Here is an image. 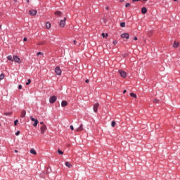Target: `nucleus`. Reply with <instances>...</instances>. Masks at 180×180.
Here are the masks:
<instances>
[{
  "label": "nucleus",
  "instance_id": "9d476101",
  "mask_svg": "<svg viewBox=\"0 0 180 180\" xmlns=\"http://www.w3.org/2000/svg\"><path fill=\"white\" fill-rule=\"evenodd\" d=\"M121 37H122V39H128L129 37V33H124L121 34Z\"/></svg>",
  "mask_w": 180,
  "mask_h": 180
},
{
  "label": "nucleus",
  "instance_id": "603ef678",
  "mask_svg": "<svg viewBox=\"0 0 180 180\" xmlns=\"http://www.w3.org/2000/svg\"><path fill=\"white\" fill-rule=\"evenodd\" d=\"M174 1H176L177 0H174Z\"/></svg>",
  "mask_w": 180,
  "mask_h": 180
},
{
  "label": "nucleus",
  "instance_id": "dca6fc26",
  "mask_svg": "<svg viewBox=\"0 0 180 180\" xmlns=\"http://www.w3.org/2000/svg\"><path fill=\"white\" fill-rule=\"evenodd\" d=\"M30 153L33 154V155H37V153L36 152V150L34 148H32L30 150Z\"/></svg>",
  "mask_w": 180,
  "mask_h": 180
},
{
  "label": "nucleus",
  "instance_id": "5fc2aeb1",
  "mask_svg": "<svg viewBox=\"0 0 180 180\" xmlns=\"http://www.w3.org/2000/svg\"><path fill=\"white\" fill-rule=\"evenodd\" d=\"M143 1H147V0H143Z\"/></svg>",
  "mask_w": 180,
  "mask_h": 180
},
{
  "label": "nucleus",
  "instance_id": "7ed1b4c3",
  "mask_svg": "<svg viewBox=\"0 0 180 180\" xmlns=\"http://www.w3.org/2000/svg\"><path fill=\"white\" fill-rule=\"evenodd\" d=\"M30 119L32 120V122H34V123L33 124L34 127H36L37 126V124H39V120L34 119L33 117H30Z\"/></svg>",
  "mask_w": 180,
  "mask_h": 180
},
{
  "label": "nucleus",
  "instance_id": "de8ad7c7",
  "mask_svg": "<svg viewBox=\"0 0 180 180\" xmlns=\"http://www.w3.org/2000/svg\"><path fill=\"white\" fill-rule=\"evenodd\" d=\"M26 1H27V4H29V0H26Z\"/></svg>",
  "mask_w": 180,
  "mask_h": 180
},
{
  "label": "nucleus",
  "instance_id": "37998d69",
  "mask_svg": "<svg viewBox=\"0 0 180 180\" xmlns=\"http://www.w3.org/2000/svg\"><path fill=\"white\" fill-rule=\"evenodd\" d=\"M120 2H124V0H120Z\"/></svg>",
  "mask_w": 180,
  "mask_h": 180
},
{
  "label": "nucleus",
  "instance_id": "6e6552de",
  "mask_svg": "<svg viewBox=\"0 0 180 180\" xmlns=\"http://www.w3.org/2000/svg\"><path fill=\"white\" fill-rule=\"evenodd\" d=\"M118 72L122 78H126V77H127L126 72H124L123 70H119Z\"/></svg>",
  "mask_w": 180,
  "mask_h": 180
},
{
  "label": "nucleus",
  "instance_id": "8fccbe9b",
  "mask_svg": "<svg viewBox=\"0 0 180 180\" xmlns=\"http://www.w3.org/2000/svg\"><path fill=\"white\" fill-rule=\"evenodd\" d=\"M106 9L108 10V9H109V8H108V7H106Z\"/></svg>",
  "mask_w": 180,
  "mask_h": 180
},
{
  "label": "nucleus",
  "instance_id": "49530a36",
  "mask_svg": "<svg viewBox=\"0 0 180 180\" xmlns=\"http://www.w3.org/2000/svg\"><path fill=\"white\" fill-rule=\"evenodd\" d=\"M14 152H15V153H18V150H15Z\"/></svg>",
  "mask_w": 180,
  "mask_h": 180
},
{
  "label": "nucleus",
  "instance_id": "f03ea898",
  "mask_svg": "<svg viewBox=\"0 0 180 180\" xmlns=\"http://www.w3.org/2000/svg\"><path fill=\"white\" fill-rule=\"evenodd\" d=\"M65 20H67V18H64L63 20H61L59 22V26L60 27H64L65 26Z\"/></svg>",
  "mask_w": 180,
  "mask_h": 180
},
{
  "label": "nucleus",
  "instance_id": "3c124183",
  "mask_svg": "<svg viewBox=\"0 0 180 180\" xmlns=\"http://www.w3.org/2000/svg\"><path fill=\"white\" fill-rule=\"evenodd\" d=\"M139 1H140V0H136V2H139Z\"/></svg>",
  "mask_w": 180,
  "mask_h": 180
},
{
  "label": "nucleus",
  "instance_id": "e433bc0d",
  "mask_svg": "<svg viewBox=\"0 0 180 180\" xmlns=\"http://www.w3.org/2000/svg\"><path fill=\"white\" fill-rule=\"evenodd\" d=\"M85 82H86V84H89V79H86V80L85 81Z\"/></svg>",
  "mask_w": 180,
  "mask_h": 180
},
{
  "label": "nucleus",
  "instance_id": "aec40b11",
  "mask_svg": "<svg viewBox=\"0 0 180 180\" xmlns=\"http://www.w3.org/2000/svg\"><path fill=\"white\" fill-rule=\"evenodd\" d=\"M130 96H131L132 98H137V95H136V94H134V93H131L130 94Z\"/></svg>",
  "mask_w": 180,
  "mask_h": 180
},
{
  "label": "nucleus",
  "instance_id": "9b49d317",
  "mask_svg": "<svg viewBox=\"0 0 180 180\" xmlns=\"http://www.w3.org/2000/svg\"><path fill=\"white\" fill-rule=\"evenodd\" d=\"M84 130V125L82 124H80L79 128H77L75 131H82Z\"/></svg>",
  "mask_w": 180,
  "mask_h": 180
},
{
  "label": "nucleus",
  "instance_id": "c03bdc74",
  "mask_svg": "<svg viewBox=\"0 0 180 180\" xmlns=\"http://www.w3.org/2000/svg\"><path fill=\"white\" fill-rule=\"evenodd\" d=\"M127 91L124 90L123 94H126Z\"/></svg>",
  "mask_w": 180,
  "mask_h": 180
},
{
  "label": "nucleus",
  "instance_id": "1a4fd4ad",
  "mask_svg": "<svg viewBox=\"0 0 180 180\" xmlns=\"http://www.w3.org/2000/svg\"><path fill=\"white\" fill-rule=\"evenodd\" d=\"M13 61H15V63H18L20 64V58L19 57H18V56H13Z\"/></svg>",
  "mask_w": 180,
  "mask_h": 180
},
{
  "label": "nucleus",
  "instance_id": "ea45409f",
  "mask_svg": "<svg viewBox=\"0 0 180 180\" xmlns=\"http://www.w3.org/2000/svg\"><path fill=\"white\" fill-rule=\"evenodd\" d=\"M40 124H42L43 126H44V122H41Z\"/></svg>",
  "mask_w": 180,
  "mask_h": 180
},
{
  "label": "nucleus",
  "instance_id": "0eeeda50",
  "mask_svg": "<svg viewBox=\"0 0 180 180\" xmlns=\"http://www.w3.org/2000/svg\"><path fill=\"white\" fill-rule=\"evenodd\" d=\"M46 130H47V127L46 125L41 127V134H44V133H46Z\"/></svg>",
  "mask_w": 180,
  "mask_h": 180
},
{
  "label": "nucleus",
  "instance_id": "c85d7f7f",
  "mask_svg": "<svg viewBox=\"0 0 180 180\" xmlns=\"http://www.w3.org/2000/svg\"><path fill=\"white\" fill-rule=\"evenodd\" d=\"M30 82H32V81L30 80V79H29L27 80V82L26 83V85H30Z\"/></svg>",
  "mask_w": 180,
  "mask_h": 180
},
{
  "label": "nucleus",
  "instance_id": "4c0bfd02",
  "mask_svg": "<svg viewBox=\"0 0 180 180\" xmlns=\"http://www.w3.org/2000/svg\"><path fill=\"white\" fill-rule=\"evenodd\" d=\"M70 129H71V130H74V126L70 125Z\"/></svg>",
  "mask_w": 180,
  "mask_h": 180
},
{
  "label": "nucleus",
  "instance_id": "09e8293b",
  "mask_svg": "<svg viewBox=\"0 0 180 180\" xmlns=\"http://www.w3.org/2000/svg\"><path fill=\"white\" fill-rule=\"evenodd\" d=\"M1 27H2V25H0V29H1Z\"/></svg>",
  "mask_w": 180,
  "mask_h": 180
},
{
  "label": "nucleus",
  "instance_id": "f704fd0d",
  "mask_svg": "<svg viewBox=\"0 0 180 180\" xmlns=\"http://www.w3.org/2000/svg\"><path fill=\"white\" fill-rule=\"evenodd\" d=\"M20 134V131H18L17 132H15V136H19Z\"/></svg>",
  "mask_w": 180,
  "mask_h": 180
},
{
  "label": "nucleus",
  "instance_id": "a878e982",
  "mask_svg": "<svg viewBox=\"0 0 180 180\" xmlns=\"http://www.w3.org/2000/svg\"><path fill=\"white\" fill-rule=\"evenodd\" d=\"M44 53H43L42 52H38L37 53V57H39V56H43Z\"/></svg>",
  "mask_w": 180,
  "mask_h": 180
},
{
  "label": "nucleus",
  "instance_id": "6ab92c4d",
  "mask_svg": "<svg viewBox=\"0 0 180 180\" xmlns=\"http://www.w3.org/2000/svg\"><path fill=\"white\" fill-rule=\"evenodd\" d=\"M65 165L66 167H68V168H71V167H72V165L69 162H66Z\"/></svg>",
  "mask_w": 180,
  "mask_h": 180
},
{
  "label": "nucleus",
  "instance_id": "f3484780",
  "mask_svg": "<svg viewBox=\"0 0 180 180\" xmlns=\"http://www.w3.org/2000/svg\"><path fill=\"white\" fill-rule=\"evenodd\" d=\"M46 29H50L51 27V24L50 22H46Z\"/></svg>",
  "mask_w": 180,
  "mask_h": 180
},
{
  "label": "nucleus",
  "instance_id": "f257e3e1",
  "mask_svg": "<svg viewBox=\"0 0 180 180\" xmlns=\"http://www.w3.org/2000/svg\"><path fill=\"white\" fill-rule=\"evenodd\" d=\"M29 15H30L31 16H36V15H37V11L33 9L30 10Z\"/></svg>",
  "mask_w": 180,
  "mask_h": 180
},
{
  "label": "nucleus",
  "instance_id": "39448f33",
  "mask_svg": "<svg viewBox=\"0 0 180 180\" xmlns=\"http://www.w3.org/2000/svg\"><path fill=\"white\" fill-rule=\"evenodd\" d=\"M56 101H57V96H53L50 97V98H49L50 103H54V102H56Z\"/></svg>",
  "mask_w": 180,
  "mask_h": 180
},
{
  "label": "nucleus",
  "instance_id": "bb28decb",
  "mask_svg": "<svg viewBox=\"0 0 180 180\" xmlns=\"http://www.w3.org/2000/svg\"><path fill=\"white\" fill-rule=\"evenodd\" d=\"M18 123H19V120H16L14 121V125L18 126Z\"/></svg>",
  "mask_w": 180,
  "mask_h": 180
},
{
  "label": "nucleus",
  "instance_id": "864d4df0",
  "mask_svg": "<svg viewBox=\"0 0 180 180\" xmlns=\"http://www.w3.org/2000/svg\"><path fill=\"white\" fill-rule=\"evenodd\" d=\"M1 15H2V14L0 13V16H1Z\"/></svg>",
  "mask_w": 180,
  "mask_h": 180
},
{
  "label": "nucleus",
  "instance_id": "72a5a7b5",
  "mask_svg": "<svg viewBox=\"0 0 180 180\" xmlns=\"http://www.w3.org/2000/svg\"><path fill=\"white\" fill-rule=\"evenodd\" d=\"M112 43H113L114 46H116V44H117V41L114 40Z\"/></svg>",
  "mask_w": 180,
  "mask_h": 180
},
{
  "label": "nucleus",
  "instance_id": "473e14b6",
  "mask_svg": "<svg viewBox=\"0 0 180 180\" xmlns=\"http://www.w3.org/2000/svg\"><path fill=\"white\" fill-rule=\"evenodd\" d=\"M125 6H126V8H129V6H130V3H127L125 4Z\"/></svg>",
  "mask_w": 180,
  "mask_h": 180
},
{
  "label": "nucleus",
  "instance_id": "cd10ccee",
  "mask_svg": "<svg viewBox=\"0 0 180 180\" xmlns=\"http://www.w3.org/2000/svg\"><path fill=\"white\" fill-rule=\"evenodd\" d=\"M45 41H41V42H39L38 44H39V46H43V44H45Z\"/></svg>",
  "mask_w": 180,
  "mask_h": 180
},
{
  "label": "nucleus",
  "instance_id": "4be33fe9",
  "mask_svg": "<svg viewBox=\"0 0 180 180\" xmlns=\"http://www.w3.org/2000/svg\"><path fill=\"white\" fill-rule=\"evenodd\" d=\"M7 58L9 60V61H13V58H12V56H8Z\"/></svg>",
  "mask_w": 180,
  "mask_h": 180
},
{
  "label": "nucleus",
  "instance_id": "c9c22d12",
  "mask_svg": "<svg viewBox=\"0 0 180 180\" xmlns=\"http://www.w3.org/2000/svg\"><path fill=\"white\" fill-rule=\"evenodd\" d=\"M23 41H27V38L25 37V38L23 39Z\"/></svg>",
  "mask_w": 180,
  "mask_h": 180
},
{
  "label": "nucleus",
  "instance_id": "412c9836",
  "mask_svg": "<svg viewBox=\"0 0 180 180\" xmlns=\"http://www.w3.org/2000/svg\"><path fill=\"white\" fill-rule=\"evenodd\" d=\"M4 78H5V75H4L3 73L0 75V81H2V79H4Z\"/></svg>",
  "mask_w": 180,
  "mask_h": 180
},
{
  "label": "nucleus",
  "instance_id": "c756f323",
  "mask_svg": "<svg viewBox=\"0 0 180 180\" xmlns=\"http://www.w3.org/2000/svg\"><path fill=\"white\" fill-rule=\"evenodd\" d=\"M5 116H9L11 115H12V112H6L4 113Z\"/></svg>",
  "mask_w": 180,
  "mask_h": 180
},
{
  "label": "nucleus",
  "instance_id": "a211bd4d",
  "mask_svg": "<svg viewBox=\"0 0 180 180\" xmlns=\"http://www.w3.org/2000/svg\"><path fill=\"white\" fill-rule=\"evenodd\" d=\"M25 116H26V110H22L21 112V117H25Z\"/></svg>",
  "mask_w": 180,
  "mask_h": 180
},
{
  "label": "nucleus",
  "instance_id": "ddd939ff",
  "mask_svg": "<svg viewBox=\"0 0 180 180\" xmlns=\"http://www.w3.org/2000/svg\"><path fill=\"white\" fill-rule=\"evenodd\" d=\"M68 105V103H67L66 101H63L61 102V106H62L63 108H65V106H67Z\"/></svg>",
  "mask_w": 180,
  "mask_h": 180
},
{
  "label": "nucleus",
  "instance_id": "4468645a",
  "mask_svg": "<svg viewBox=\"0 0 180 180\" xmlns=\"http://www.w3.org/2000/svg\"><path fill=\"white\" fill-rule=\"evenodd\" d=\"M179 46V42L175 41L174 42V44H173V47H174V49H176V48H178Z\"/></svg>",
  "mask_w": 180,
  "mask_h": 180
},
{
  "label": "nucleus",
  "instance_id": "2eb2a0df",
  "mask_svg": "<svg viewBox=\"0 0 180 180\" xmlns=\"http://www.w3.org/2000/svg\"><path fill=\"white\" fill-rule=\"evenodd\" d=\"M141 13L144 15L146 13H147V8L146 7H143L141 9Z\"/></svg>",
  "mask_w": 180,
  "mask_h": 180
},
{
  "label": "nucleus",
  "instance_id": "a18cd8bd",
  "mask_svg": "<svg viewBox=\"0 0 180 180\" xmlns=\"http://www.w3.org/2000/svg\"><path fill=\"white\" fill-rule=\"evenodd\" d=\"M133 1V2H136L137 1V0H132Z\"/></svg>",
  "mask_w": 180,
  "mask_h": 180
},
{
  "label": "nucleus",
  "instance_id": "f8f14e48",
  "mask_svg": "<svg viewBox=\"0 0 180 180\" xmlns=\"http://www.w3.org/2000/svg\"><path fill=\"white\" fill-rule=\"evenodd\" d=\"M55 15H56V16H57L58 18V17H61L62 15H63V13H62L61 11H56V12H55Z\"/></svg>",
  "mask_w": 180,
  "mask_h": 180
},
{
  "label": "nucleus",
  "instance_id": "7c9ffc66",
  "mask_svg": "<svg viewBox=\"0 0 180 180\" xmlns=\"http://www.w3.org/2000/svg\"><path fill=\"white\" fill-rule=\"evenodd\" d=\"M58 154H61V155L64 154L63 150H60V149H58Z\"/></svg>",
  "mask_w": 180,
  "mask_h": 180
},
{
  "label": "nucleus",
  "instance_id": "2f4dec72",
  "mask_svg": "<svg viewBox=\"0 0 180 180\" xmlns=\"http://www.w3.org/2000/svg\"><path fill=\"white\" fill-rule=\"evenodd\" d=\"M153 102H154V103H157L158 102V99L154 98Z\"/></svg>",
  "mask_w": 180,
  "mask_h": 180
},
{
  "label": "nucleus",
  "instance_id": "5701e85b",
  "mask_svg": "<svg viewBox=\"0 0 180 180\" xmlns=\"http://www.w3.org/2000/svg\"><path fill=\"white\" fill-rule=\"evenodd\" d=\"M101 36L103 37V39H106V37H108V34L103 33Z\"/></svg>",
  "mask_w": 180,
  "mask_h": 180
},
{
  "label": "nucleus",
  "instance_id": "58836bf2",
  "mask_svg": "<svg viewBox=\"0 0 180 180\" xmlns=\"http://www.w3.org/2000/svg\"><path fill=\"white\" fill-rule=\"evenodd\" d=\"M18 89H22V85L20 84V85L18 86Z\"/></svg>",
  "mask_w": 180,
  "mask_h": 180
},
{
  "label": "nucleus",
  "instance_id": "b1692460",
  "mask_svg": "<svg viewBox=\"0 0 180 180\" xmlns=\"http://www.w3.org/2000/svg\"><path fill=\"white\" fill-rule=\"evenodd\" d=\"M120 26H121V27H126V23L125 22H121Z\"/></svg>",
  "mask_w": 180,
  "mask_h": 180
},
{
  "label": "nucleus",
  "instance_id": "79ce46f5",
  "mask_svg": "<svg viewBox=\"0 0 180 180\" xmlns=\"http://www.w3.org/2000/svg\"><path fill=\"white\" fill-rule=\"evenodd\" d=\"M73 43H74V44H77V41L75 40V41H73Z\"/></svg>",
  "mask_w": 180,
  "mask_h": 180
},
{
  "label": "nucleus",
  "instance_id": "393cba45",
  "mask_svg": "<svg viewBox=\"0 0 180 180\" xmlns=\"http://www.w3.org/2000/svg\"><path fill=\"white\" fill-rule=\"evenodd\" d=\"M111 126H112V127H115V126H116V122L115 121H112L111 122Z\"/></svg>",
  "mask_w": 180,
  "mask_h": 180
},
{
  "label": "nucleus",
  "instance_id": "20e7f679",
  "mask_svg": "<svg viewBox=\"0 0 180 180\" xmlns=\"http://www.w3.org/2000/svg\"><path fill=\"white\" fill-rule=\"evenodd\" d=\"M55 72L57 75H61L62 71L60 67L58 66L55 68Z\"/></svg>",
  "mask_w": 180,
  "mask_h": 180
},
{
  "label": "nucleus",
  "instance_id": "a19ab883",
  "mask_svg": "<svg viewBox=\"0 0 180 180\" xmlns=\"http://www.w3.org/2000/svg\"><path fill=\"white\" fill-rule=\"evenodd\" d=\"M134 40L136 41L137 40V37H134Z\"/></svg>",
  "mask_w": 180,
  "mask_h": 180
},
{
  "label": "nucleus",
  "instance_id": "423d86ee",
  "mask_svg": "<svg viewBox=\"0 0 180 180\" xmlns=\"http://www.w3.org/2000/svg\"><path fill=\"white\" fill-rule=\"evenodd\" d=\"M98 108H99V104H98V103L94 104L93 109H94V112L95 113H98Z\"/></svg>",
  "mask_w": 180,
  "mask_h": 180
}]
</instances>
